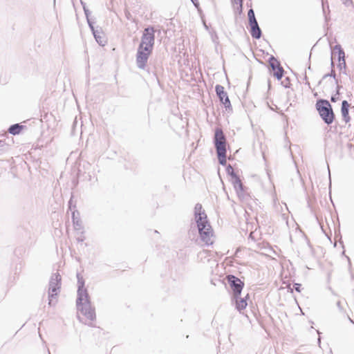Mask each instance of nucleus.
Segmentation results:
<instances>
[{
	"mask_svg": "<svg viewBox=\"0 0 354 354\" xmlns=\"http://www.w3.org/2000/svg\"><path fill=\"white\" fill-rule=\"evenodd\" d=\"M194 216L201 241L204 242L207 246L212 245L213 242L211 241V236H213V230L201 203L195 205Z\"/></svg>",
	"mask_w": 354,
	"mask_h": 354,
	"instance_id": "3",
	"label": "nucleus"
},
{
	"mask_svg": "<svg viewBox=\"0 0 354 354\" xmlns=\"http://www.w3.org/2000/svg\"><path fill=\"white\" fill-rule=\"evenodd\" d=\"M281 84L284 88H290L291 86L290 77H286L283 80H281Z\"/></svg>",
	"mask_w": 354,
	"mask_h": 354,
	"instance_id": "27",
	"label": "nucleus"
},
{
	"mask_svg": "<svg viewBox=\"0 0 354 354\" xmlns=\"http://www.w3.org/2000/svg\"><path fill=\"white\" fill-rule=\"evenodd\" d=\"M154 44V27L153 26H148L142 32L141 41L137 49L136 62L138 68L145 69L148 59L153 53Z\"/></svg>",
	"mask_w": 354,
	"mask_h": 354,
	"instance_id": "1",
	"label": "nucleus"
},
{
	"mask_svg": "<svg viewBox=\"0 0 354 354\" xmlns=\"http://www.w3.org/2000/svg\"><path fill=\"white\" fill-rule=\"evenodd\" d=\"M232 3L234 4H240L243 3V0H231Z\"/></svg>",
	"mask_w": 354,
	"mask_h": 354,
	"instance_id": "38",
	"label": "nucleus"
},
{
	"mask_svg": "<svg viewBox=\"0 0 354 354\" xmlns=\"http://www.w3.org/2000/svg\"><path fill=\"white\" fill-rule=\"evenodd\" d=\"M343 1V3L345 4V5H348V2L349 3H352V1L351 0H342Z\"/></svg>",
	"mask_w": 354,
	"mask_h": 354,
	"instance_id": "47",
	"label": "nucleus"
},
{
	"mask_svg": "<svg viewBox=\"0 0 354 354\" xmlns=\"http://www.w3.org/2000/svg\"><path fill=\"white\" fill-rule=\"evenodd\" d=\"M268 62L269 64V69L272 72V73L284 70L281 66L280 62L274 56L270 55Z\"/></svg>",
	"mask_w": 354,
	"mask_h": 354,
	"instance_id": "15",
	"label": "nucleus"
},
{
	"mask_svg": "<svg viewBox=\"0 0 354 354\" xmlns=\"http://www.w3.org/2000/svg\"><path fill=\"white\" fill-rule=\"evenodd\" d=\"M249 239H254V236H253V235H252V233H250V235H249Z\"/></svg>",
	"mask_w": 354,
	"mask_h": 354,
	"instance_id": "54",
	"label": "nucleus"
},
{
	"mask_svg": "<svg viewBox=\"0 0 354 354\" xmlns=\"http://www.w3.org/2000/svg\"><path fill=\"white\" fill-rule=\"evenodd\" d=\"M243 3L239 4L236 8H234V15H241L243 14Z\"/></svg>",
	"mask_w": 354,
	"mask_h": 354,
	"instance_id": "26",
	"label": "nucleus"
},
{
	"mask_svg": "<svg viewBox=\"0 0 354 354\" xmlns=\"http://www.w3.org/2000/svg\"><path fill=\"white\" fill-rule=\"evenodd\" d=\"M320 343H321V338H320V337H319V338H318V344H319V345H320Z\"/></svg>",
	"mask_w": 354,
	"mask_h": 354,
	"instance_id": "55",
	"label": "nucleus"
},
{
	"mask_svg": "<svg viewBox=\"0 0 354 354\" xmlns=\"http://www.w3.org/2000/svg\"><path fill=\"white\" fill-rule=\"evenodd\" d=\"M352 278L354 279V276H352Z\"/></svg>",
	"mask_w": 354,
	"mask_h": 354,
	"instance_id": "61",
	"label": "nucleus"
},
{
	"mask_svg": "<svg viewBox=\"0 0 354 354\" xmlns=\"http://www.w3.org/2000/svg\"><path fill=\"white\" fill-rule=\"evenodd\" d=\"M268 89H270V87H271V83H270V80H268Z\"/></svg>",
	"mask_w": 354,
	"mask_h": 354,
	"instance_id": "51",
	"label": "nucleus"
},
{
	"mask_svg": "<svg viewBox=\"0 0 354 354\" xmlns=\"http://www.w3.org/2000/svg\"><path fill=\"white\" fill-rule=\"evenodd\" d=\"M48 354H50V351H48Z\"/></svg>",
	"mask_w": 354,
	"mask_h": 354,
	"instance_id": "62",
	"label": "nucleus"
},
{
	"mask_svg": "<svg viewBox=\"0 0 354 354\" xmlns=\"http://www.w3.org/2000/svg\"><path fill=\"white\" fill-rule=\"evenodd\" d=\"M342 255H345V251H343V252H342Z\"/></svg>",
	"mask_w": 354,
	"mask_h": 354,
	"instance_id": "58",
	"label": "nucleus"
},
{
	"mask_svg": "<svg viewBox=\"0 0 354 354\" xmlns=\"http://www.w3.org/2000/svg\"><path fill=\"white\" fill-rule=\"evenodd\" d=\"M48 285V295L50 297H57L60 292L62 286V277L59 272L52 274Z\"/></svg>",
	"mask_w": 354,
	"mask_h": 354,
	"instance_id": "9",
	"label": "nucleus"
},
{
	"mask_svg": "<svg viewBox=\"0 0 354 354\" xmlns=\"http://www.w3.org/2000/svg\"><path fill=\"white\" fill-rule=\"evenodd\" d=\"M84 15H85V17H86V21H87V24L89 26V23H93V24H95V21L94 19H92L90 15H91V12L89 10V9L88 8H84Z\"/></svg>",
	"mask_w": 354,
	"mask_h": 354,
	"instance_id": "23",
	"label": "nucleus"
},
{
	"mask_svg": "<svg viewBox=\"0 0 354 354\" xmlns=\"http://www.w3.org/2000/svg\"><path fill=\"white\" fill-rule=\"evenodd\" d=\"M325 20L327 21H328V18L326 16H325Z\"/></svg>",
	"mask_w": 354,
	"mask_h": 354,
	"instance_id": "59",
	"label": "nucleus"
},
{
	"mask_svg": "<svg viewBox=\"0 0 354 354\" xmlns=\"http://www.w3.org/2000/svg\"><path fill=\"white\" fill-rule=\"evenodd\" d=\"M202 21H203V26H204V28L206 29V30H209V27L206 24V21L205 19H203V18L202 17Z\"/></svg>",
	"mask_w": 354,
	"mask_h": 354,
	"instance_id": "43",
	"label": "nucleus"
},
{
	"mask_svg": "<svg viewBox=\"0 0 354 354\" xmlns=\"http://www.w3.org/2000/svg\"><path fill=\"white\" fill-rule=\"evenodd\" d=\"M95 24L89 23V28L95 38V41L101 46H104L106 44V40L104 39L100 35L103 34L102 29L100 26H94Z\"/></svg>",
	"mask_w": 354,
	"mask_h": 354,
	"instance_id": "12",
	"label": "nucleus"
},
{
	"mask_svg": "<svg viewBox=\"0 0 354 354\" xmlns=\"http://www.w3.org/2000/svg\"><path fill=\"white\" fill-rule=\"evenodd\" d=\"M231 303L234 306L235 309L240 313L246 308L248 303L241 296H232Z\"/></svg>",
	"mask_w": 354,
	"mask_h": 354,
	"instance_id": "13",
	"label": "nucleus"
},
{
	"mask_svg": "<svg viewBox=\"0 0 354 354\" xmlns=\"http://www.w3.org/2000/svg\"><path fill=\"white\" fill-rule=\"evenodd\" d=\"M26 127V126L22 125L20 123H16V124H11L9 127L8 131L9 133H10L13 136L19 135L21 132V131Z\"/></svg>",
	"mask_w": 354,
	"mask_h": 354,
	"instance_id": "19",
	"label": "nucleus"
},
{
	"mask_svg": "<svg viewBox=\"0 0 354 354\" xmlns=\"http://www.w3.org/2000/svg\"><path fill=\"white\" fill-rule=\"evenodd\" d=\"M81 236H78L76 239H77V241L79 242V243H82L83 241H84V240L86 239V237L83 235L84 234V230H81Z\"/></svg>",
	"mask_w": 354,
	"mask_h": 354,
	"instance_id": "33",
	"label": "nucleus"
},
{
	"mask_svg": "<svg viewBox=\"0 0 354 354\" xmlns=\"http://www.w3.org/2000/svg\"><path fill=\"white\" fill-rule=\"evenodd\" d=\"M285 71H280L279 72L273 73V76L279 81H281L282 77L284 76Z\"/></svg>",
	"mask_w": 354,
	"mask_h": 354,
	"instance_id": "28",
	"label": "nucleus"
},
{
	"mask_svg": "<svg viewBox=\"0 0 354 354\" xmlns=\"http://www.w3.org/2000/svg\"><path fill=\"white\" fill-rule=\"evenodd\" d=\"M248 24L257 21L256 17H255L254 11L252 8L248 10Z\"/></svg>",
	"mask_w": 354,
	"mask_h": 354,
	"instance_id": "22",
	"label": "nucleus"
},
{
	"mask_svg": "<svg viewBox=\"0 0 354 354\" xmlns=\"http://www.w3.org/2000/svg\"><path fill=\"white\" fill-rule=\"evenodd\" d=\"M225 279L230 288V297L241 296L245 286L244 281L234 274L226 275Z\"/></svg>",
	"mask_w": 354,
	"mask_h": 354,
	"instance_id": "8",
	"label": "nucleus"
},
{
	"mask_svg": "<svg viewBox=\"0 0 354 354\" xmlns=\"http://www.w3.org/2000/svg\"><path fill=\"white\" fill-rule=\"evenodd\" d=\"M152 64L151 61H150L149 64L147 66V64H146V68L144 69L147 72V73L150 75H151L156 80L159 82V79L157 75L158 68V66H156V64L153 65V68L151 66Z\"/></svg>",
	"mask_w": 354,
	"mask_h": 354,
	"instance_id": "20",
	"label": "nucleus"
},
{
	"mask_svg": "<svg viewBox=\"0 0 354 354\" xmlns=\"http://www.w3.org/2000/svg\"><path fill=\"white\" fill-rule=\"evenodd\" d=\"M81 4L82 6L83 10H84V8H87L86 3L83 2L82 1H81Z\"/></svg>",
	"mask_w": 354,
	"mask_h": 354,
	"instance_id": "49",
	"label": "nucleus"
},
{
	"mask_svg": "<svg viewBox=\"0 0 354 354\" xmlns=\"http://www.w3.org/2000/svg\"><path fill=\"white\" fill-rule=\"evenodd\" d=\"M10 149V145L6 143V140H0V156L5 154Z\"/></svg>",
	"mask_w": 354,
	"mask_h": 354,
	"instance_id": "21",
	"label": "nucleus"
},
{
	"mask_svg": "<svg viewBox=\"0 0 354 354\" xmlns=\"http://www.w3.org/2000/svg\"><path fill=\"white\" fill-rule=\"evenodd\" d=\"M88 326H91V327H95V326L93 323H91V322L88 324Z\"/></svg>",
	"mask_w": 354,
	"mask_h": 354,
	"instance_id": "52",
	"label": "nucleus"
},
{
	"mask_svg": "<svg viewBox=\"0 0 354 354\" xmlns=\"http://www.w3.org/2000/svg\"><path fill=\"white\" fill-rule=\"evenodd\" d=\"M339 95H340V92H339L338 91H335V93L332 95L330 97V101L332 102H336L339 99Z\"/></svg>",
	"mask_w": 354,
	"mask_h": 354,
	"instance_id": "29",
	"label": "nucleus"
},
{
	"mask_svg": "<svg viewBox=\"0 0 354 354\" xmlns=\"http://www.w3.org/2000/svg\"><path fill=\"white\" fill-rule=\"evenodd\" d=\"M339 71L342 73L343 74L347 75L346 73V64L345 63V66L342 64L340 68H338Z\"/></svg>",
	"mask_w": 354,
	"mask_h": 354,
	"instance_id": "34",
	"label": "nucleus"
},
{
	"mask_svg": "<svg viewBox=\"0 0 354 354\" xmlns=\"http://www.w3.org/2000/svg\"><path fill=\"white\" fill-rule=\"evenodd\" d=\"M315 108L319 115L326 124L330 125L333 124L335 119V115L332 105L328 100L322 98L317 100Z\"/></svg>",
	"mask_w": 354,
	"mask_h": 354,
	"instance_id": "4",
	"label": "nucleus"
},
{
	"mask_svg": "<svg viewBox=\"0 0 354 354\" xmlns=\"http://www.w3.org/2000/svg\"><path fill=\"white\" fill-rule=\"evenodd\" d=\"M293 288L297 292H300L301 290V284L299 283H294Z\"/></svg>",
	"mask_w": 354,
	"mask_h": 354,
	"instance_id": "32",
	"label": "nucleus"
},
{
	"mask_svg": "<svg viewBox=\"0 0 354 354\" xmlns=\"http://www.w3.org/2000/svg\"><path fill=\"white\" fill-rule=\"evenodd\" d=\"M246 6H247L248 7H250V8H252V3H251V2H248H248H247V3H246Z\"/></svg>",
	"mask_w": 354,
	"mask_h": 354,
	"instance_id": "50",
	"label": "nucleus"
},
{
	"mask_svg": "<svg viewBox=\"0 0 354 354\" xmlns=\"http://www.w3.org/2000/svg\"><path fill=\"white\" fill-rule=\"evenodd\" d=\"M48 304L50 306H55V304L57 303V297H50L49 295L48 294Z\"/></svg>",
	"mask_w": 354,
	"mask_h": 354,
	"instance_id": "30",
	"label": "nucleus"
},
{
	"mask_svg": "<svg viewBox=\"0 0 354 354\" xmlns=\"http://www.w3.org/2000/svg\"><path fill=\"white\" fill-rule=\"evenodd\" d=\"M249 1H250V2H251V0H249Z\"/></svg>",
	"mask_w": 354,
	"mask_h": 354,
	"instance_id": "63",
	"label": "nucleus"
},
{
	"mask_svg": "<svg viewBox=\"0 0 354 354\" xmlns=\"http://www.w3.org/2000/svg\"><path fill=\"white\" fill-rule=\"evenodd\" d=\"M71 218L75 230L77 231L84 230L82 222L80 216V213L77 209H75L72 212Z\"/></svg>",
	"mask_w": 354,
	"mask_h": 354,
	"instance_id": "16",
	"label": "nucleus"
},
{
	"mask_svg": "<svg viewBox=\"0 0 354 354\" xmlns=\"http://www.w3.org/2000/svg\"><path fill=\"white\" fill-rule=\"evenodd\" d=\"M304 81H305V84H306V85H308L309 88H310V82H309V81H308V78L307 75H306V71H305V74H304Z\"/></svg>",
	"mask_w": 354,
	"mask_h": 354,
	"instance_id": "35",
	"label": "nucleus"
},
{
	"mask_svg": "<svg viewBox=\"0 0 354 354\" xmlns=\"http://www.w3.org/2000/svg\"><path fill=\"white\" fill-rule=\"evenodd\" d=\"M346 257L347 258L348 261V263L349 264H351V260H350V258L347 256H346Z\"/></svg>",
	"mask_w": 354,
	"mask_h": 354,
	"instance_id": "56",
	"label": "nucleus"
},
{
	"mask_svg": "<svg viewBox=\"0 0 354 354\" xmlns=\"http://www.w3.org/2000/svg\"><path fill=\"white\" fill-rule=\"evenodd\" d=\"M348 318L349 321H350L352 324H354V321H353V319H352L349 316L348 317Z\"/></svg>",
	"mask_w": 354,
	"mask_h": 354,
	"instance_id": "53",
	"label": "nucleus"
},
{
	"mask_svg": "<svg viewBox=\"0 0 354 354\" xmlns=\"http://www.w3.org/2000/svg\"><path fill=\"white\" fill-rule=\"evenodd\" d=\"M341 88H342V86L339 84V80H337V84H336L335 91H338L339 92H340Z\"/></svg>",
	"mask_w": 354,
	"mask_h": 354,
	"instance_id": "42",
	"label": "nucleus"
},
{
	"mask_svg": "<svg viewBox=\"0 0 354 354\" xmlns=\"http://www.w3.org/2000/svg\"><path fill=\"white\" fill-rule=\"evenodd\" d=\"M226 156H227V155H222V156L221 155H216L218 163L221 165L224 166V167L227 165V161H226Z\"/></svg>",
	"mask_w": 354,
	"mask_h": 354,
	"instance_id": "25",
	"label": "nucleus"
},
{
	"mask_svg": "<svg viewBox=\"0 0 354 354\" xmlns=\"http://www.w3.org/2000/svg\"><path fill=\"white\" fill-rule=\"evenodd\" d=\"M19 211L23 224L21 227L26 229L25 223L30 225V220L34 216V203L31 198H24L19 203Z\"/></svg>",
	"mask_w": 354,
	"mask_h": 354,
	"instance_id": "5",
	"label": "nucleus"
},
{
	"mask_svg": "<svg viewBox=\"0 0 354 354\" xmlns=\"http://www.w3.org/2000/svg\"><path fill=\"white\" fill-rule=\"evenodd\" d=\"M329 77V76H328V73L325 74V75L323 76L322 79V80L318 82V84H320L322 83V81L323 80H324V79H326V78H327V77Z\"/></svg>",
	"mask_w": 354,
	"mask_h": 354,
	"instance_id": "45",
	"label": "nucleus"
},
{
	"mask_svg": "<svg viewBox=\"0 0 354 354\" xmlns=\"http://www.w3.org/2000/svg\"><path fill=\"white\" fill-rule=\"evenodd\" d=\"M77 290L76 307L78 311L88 319L94 321L96 319L95 308L91 306V298L87 288L85 287V280L80 273H77Z\"/></svg>",
	"mask_w": 354,
	"mask_h": 354,
	"instance_id": "2",
	"label": "nucleus"
},
{
	"mask_svg": "<svg viewBox=\"0 0 354 354\" xmlns=\"http://www.w3.org/2000/svg\"><path fill=\"white\" fill-rule=\"evenodd\" d=\"M249 32L253 39H259L262 37V31L258 21L248 24Z\"/></svg>",
	"mask_w": 354,
	"mask_h": 354,
	"instance_id": "14",
	"label": "nucleus"
},
{
	"mask_svg": "<svg viewBox=\"0 0 354 354\" xmlns=\"http://www.w3.org/2000/svg\"><path fill=\"white\" fill-rule=\"evenodd\" d=\"M212 40L214 42H216L215 39L214 37H212Z\"/></svg>",
	"mask_w": 354,
	"mask_h": 354,
	"instance_id": "60",
	"label": "nucleus"
},
{
	"mask_svg": "<svg viewBox=\"0 0 354 354\" xmlns=\"http://www.w3.org/2000/svg\"><path fill=\"white\" fill-rule=\"evenodd\" d=\"M328 76H330V77H333L335 84H337V80H339L336 77V73L334 69H331L330 72L328 73Z\"/></svg>",
	"mask_w": 354,
	"mask_h": 354,
	"instance_id": "31",
	"label": "nucleus"
},
{
	"mask_svg": "<svg viewBox=\"0 0 354 354\" xmlns=\"http://www.w3.org/2000/svg\"><path fill=\"white\" fill-rule=\"evenodd\" d=\"M225 170L227 174L230 176V181L237 195L239 197H243L246 193L247 187L241 183L239 176L230 164L225 166Z\"/></svg>",
	"mask_w": 354,
	"mask_h": 354,
	"instance_id": "6",
	"label": "nucleus"
},
{
	"mask_svg": "<svg viewBox=\"0 0 354 354\" xmlns=\"http://www.w3.org/2000/svg\"><path fill=\"white\" fill-rule=\"evenodd\" d=\"M213 143L216 149V155H227L226 137L220 127H216L214 131Z\"/></svg>",
	"mask_w": 354,
	"mask_h": 354,
	"instance_id": "7",
	"label": "nucleus"
},
{
	"mask_svg": "<svg viewBox=\"0 0 354 354\" xmlns=\"http://www.w3.org/2000/svg\"><path fill=\"white\" fill-rule=\"evenodd\" d=\"M332 275V271H328L327 273V283H329L330 282Z\"/></svg>",
	"mask_w": 354,
	"mask_h": 354,
	"instance_id": "39",
	"label": "nucleus"
},
{
	"mask_svg": "<svg viewBox=\"0 0 354 354\" xmlns=\"http://www.w3.org/2000/svg\"><path fill=\"white\" fill-rule=\"evenodd\" d=\"M242 299H244L245 300V301H248V300L250 299V295L248 293L246 294V295L243 297H242Z\"/></svg>",
	"mask_w": 354,
	"mask_h": 354,
	"instance_id": "46",
	"label": "nucleus"
},
{
	"mask_svg": "<svg viewBox=\"0 0 354 354\" xmlns=\"http://www.w3.org/2000/svg\"><path fill=\"white\" fill-rule=\"evenodd\" d=\"M124 14H125V17L126 18L128 19V20H130L131 19V14L130 13V12L127 10H126L124 11Z\"/></svg>",
	"mask_w": 354,
	"mask_h": 354,
	"instance_id": "36",
	"label": "nucleus"
},
{
	"mask_svg": "<svg viewBox=\"0 0 354 354\" xmlns=\"http://www.w3.org/2000/svg\"><path fill=\"white\" fill-rule=\"evenodd\" d=\"M190 1H192V3H193V5H194L196 8H199L200 3H199L198 0H190Z\"/></svg>",
	"mask_w": 354,
	"mask_h": 354,
	"instance_id": "37",
	"label": "nucleus"
},
{
	"mask_svg": "<svg viewBox=\"0 0 354 354\" xmlns=\"http://www.w3.org/2000/svg\"><path fill=\"white\" fill-rule=\"evenodd\" d=\"M330 66H331V69H334V67H335L334 59H331Z\"/></svg>",
	"mask_w": 354,
	"mask_h": 354,
	"instance_id": "48",
	"label": "nucleus"
},
{
	"mask_svg": "<svg viewBox=\"0 0 354 354\" xmlns=\"http://www.w3.org/2000/svg\"><path fill=\"white\" fill-rule=\"evenodd\" d=\"M307 204H308V207H309V209H310L311 213L315 216V218H316V220H317V223H319V225H320V227H321V229H322V232L326 234V236H327V238H328V239H330V240L331 234H330V235H328V234L326 233V232H325V230H324V226H323V225H322V221H321V220H320V218H319V216L317 214V213H316V212H315V209L314 207L312 205V204H311V203H310V199H308V201H307Z\"/></svg>",
	"mask_w": 354,
	"mask_h": 354,
	"instance_id": "18",
	"label": "nucleus"
},
{
	"mask_svg": "<svg viewBox=\"0 0 354 354\" xmlns=\"http://www.w3.org/2000/svg\"><path fill=\"white\" fill-rule=\"evenodd\" d=\"M336 58L339 62L337 68H340L342 64L345 66V53L339 44H335L331 49L330 59H335Z\"/></svg>",
	"mask_w": 354,
	"mask_h": 354,
	"instance_id": "11",
	"label": "nucleus"
},
{
	"mask_svg": "<svg viewBox=\"0 0 354 354\" xmlns=\"http://www.w3.org/2000/svg\"><path fill=\"white\" fill-rule=\"evenodd\" d=\"M73 198H74V195L73 193H71L70 200L68 201V210L71 211V212L73 210L77 209H76V202L73 201Z\"/></svg>",
	"mask_w": 354,
	"mask_h": 354,
	"instance_id": "24",
	"label": "nucleus"
},
{
	"mask_svg": "<svg viewBox=\"0 0 354 354\" xmlns=\"http://www.w3.org/2000/svg\"><path fill=\"white\" fill-rule=\"evenodd\" d=\"M215 92L218 99L219 100V102L224 106L225 110L227 111H232V106L227 93L225 91L224 86L221 84H216L215 86Z\"/></svg>",
	"mask_w": 354,
	"mask_h": 354,
	"instance_id": "10",
	"label": "nucleus"
},
{
	"mask_svg": "<svg viewBox=\"0 0 354 354\" xmlns=\"http://www.w3.org/2000/svg\"><path fill=\"white\" fill-rule=\"evenodd\" d=\"M77 319L80 320V322H82V319L79 315H77Z\"/></svg>",
	"mask_w": 354,
	"mask_h": 354,
	"instance_id": "57",
	"label": "nucleus"
},
{
	"mask_svg": "<svg viewBox=\"0 0 354 354\" xmlns=\"http://www.w3.org/2000/svg\"><path fill=\"white\" fill-rule=\"evenodd\" d=\"M349 107L350 104L347 100H343L341 105V113L343 120L348 123L351 121V117L349 115Z\"/></svg>",
	"mask_w": 354,
	"mask_h": 354,
	"instance_id": "17",
	"label": "nucleus"
},
{
	"mask_svg": "<svg viewBox=\"0 0 354 354\" xmlns=\"http://www.w3.org/2000/svg\"><path fill=\"white\" fill-rule=\"evenodd\" d=\"M310 57H311V53H310L309 57H308V70H311V66H310Z\"/></svg>",
	"mask_w": 354,
	"mask_h": 354,
	"instance_id": "41",
	"label": "nucleus"
},
{
	"mask_svg": "<svg viewBox=\"0 0 354 354\" xmlns=\"http://www.w3.org/2000/svg\"><path fill=\"white\" fill-rule=\"evenodd\" d=\"M328 289L331 292V293H332L333 295L337 296L336 292L333 290V288H331V286H328Z\"/></svg>",
	"mask_w": 354,
	"mask_h": 354,
	"instance_id": "44",
	"label": "nucleus"
},
{
	"mask_svg": "<svg viewBox=\"0 0 354 354\" xmlns=\"http://www.w3.org/2000/svg\"><path fill=\"white\" fill-rule=\"evenodd\" d=\"M337 305V307L338 308V309L340 310V311H343V307L342 306V304H341V301H338L336 304Z\"/></svg>",
	"mask_w": 354,
	"mask_h": 354,
	"instance_id": "40",
	"label": "nucleus"
}]
</instances>
